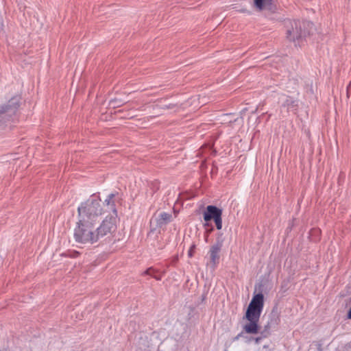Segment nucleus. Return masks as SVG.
Segmentation results:
<instances>
[{
    "label": "nucleus",
    "instance_id": "2eb2a0df",
    "mask_svg": "<svg viewBox=\"0 0 351 351\" xmlns=\"http://www.w3.org/2000/svg\"><path fill=\"white\" fill-rule=\"evenodd\" d=\"M348 318L351 319V307L348 313Z\"/></svg>",
    "mask_w": 351,
    "mask_h": 351
},
{
    "label": "nucleus",
    "instance_id": "7ed1b4c3",
    "mask_svg": "<svg viewBox=\"0 0 351 351\" xmlns=\"http://www.w3.org/2000/svg\"><path fill=\"white\" fill-rule=\"evenodd\" d=\"M312 23L308 21H285L286 38L291 42H299L306 36L305 29Z\"/></svg>",
    "mask_w": 351,
    "mask_h": 351
},
{
    "label": "nucleus",
    "instance_id": "39448f33",
    "mask_svg": "<svg viewBox=\"0 0 351 351\" xmlns=\"http://www.w3.org/2000/svg\"><path fill=\"white\" fill-rule=\"evenodd\" d=\"M117 217L106 216L101 223L96 227L99 241L106 236H110L117 230Z\"/></svg>",
    "mask_w": 351,
    "mask_h": 351
},
{
    "label": "nucleus",
    "instance_id": "dca6fc26",
    "mask_svg": "<svg viewBox=\"0 0 351 351\" xmlns=\"http://www.w3.org/2000/svg\"><path fill=\"white\" fill-rule=\"evenodd\" d=\"M260 340H261V337H257V338H256V339H255V341H256V343H258V342L260 341Z\"/></svg>",
    "mask_w": 351,
    "mask_h": 351
},
{
    "label": "nucleus",
    "instance_id": "f257e3e1",
    "mask_svg": "<svg viewBox=\"0 0 351 351\" xmlns=\"http://www.w3.org/2000/svg\"><path fill=\"white\" fill-rule=\"evenodd\" d=\"M100 202V199H89L78 207V221L73 232L76 243L93 245L99 241L96 224L101 215Z\"/></svg>",
    "mask_w": 351,
    "mask_h": 351
},
{
    "label": "nucleus",
    "instance_id": "ddd939ff",
    "mask_svg": "<svg viewBox=\"0 0 351 351\" xmlns=\"http://www.w3.org/2000/svg\"><path fill=\"white\" fill-rule=\"evenodd\" d=\"M242 335L243 333L242 332H240L239 334H238L235 337H234V341H237L239 339V338L241 337H242Z\"/></svg>",
    "mask_w": 351,
    "mask_h": 351
},
{
    "label": "nucleus",
    "instance_id": "f3484780",
    "mask_svg": "<svg viewBox=\"0 0 351 351\" xmlns=\"http://www.w3.org/2000/svg\"><path fill=\"white\" fill-rule=\"evenodd\" d=\"M166 107H167V108H171L170 106H167Z\"/></svg>",
    "mask_w": 351,
    "mask_h": 351
},
{
    "label": "nucleus",
    "instance_id": "423d86ee",
    "mask_svg": "<svg viewBox=\"0 0 351 351\" xmlns=\"http://www.w3.org/2000/svg\"><path fill=\"white\" fill-rule=\"evenodd\" d=\"M222 210L215 206H208L206 210L204 213V219L206 221H209L213 219L217 230L222 228V219H221Z\"/></svg>",
    "mask_w": 351,
    "mask_h": 351
},
{
    "label": "nucleus",
    "instance_id": "20e7f679",
    "mask_svg": "<svg viewBox=\"0 0 351 351\" xmlns=\"http://www.w3.org/2000/svg\"><path fill=\"white\" fill-rule=\"evenodd\" d=\"M20 97L14 96L0 106V122L10 121L16 113L20 106Z\"/></svg>",
    "mask_w": 351,
    "mask_h": 351
},
{
    "label": "nucleus",
    "instance_id": "f8f14e48",
    "mask_svg": "<svg viewBox=\"0 0 351 351\" xmlns=\"http://www.w3.org/2000/svg\"><path fill=\"white\" fill-rule=\"evenodd\" d=\"M145 274L149 275L154 278L157 280H160L162 278L161 274H158V271L155 270L154 268L150 267L148 268L145 272Z\"/></svg>",
    "mask_w": 351,
    "mask_h": 351
},
{
    "label": "nucleus",
    "instance_id": "1a4fd4ad",
    "mask_svg": "<svg viewBox=\"0 0 351 351\" xmlns=\"http://www.w3.org/2000/svg\"><path fill=\"white\" fill-rule=\"evenodd\" d=\"M254 8L261 11L263 10H270L274 4V0H253Z\"/></svg>",
    "mask_w": 351,
    "mask_h": 351
},
{
    "label": "nucleus",
    "instance_id": "4468645a",
    "mask_svg": "<svg viewBox=\"0 0 351 351\" xmlns=\"http://www.w3.org/2000/svg\"><path fill=\"white\" fill-rule=\"evenodd\" d=\"M189 256H193V247H191L190 249V250L189 251Z\"/></svg>",
    "mask_w": 351,
    "mask_h": 351
},
{
    "label": "nucleus",
    "instance_id": "0eeeda50",
    "mask_svg": "<svg viewBox=\"0 0 351 351\" xmlns=\"http://www.w3.org/2000/svg\"><path fill=\"white\" fill-rule=\"evenodd\" d=\"M104 208H101V215L108 213L107 216H116L117 217V212L115 205V194L110 193L103 202Z\"/></svg>",
    "mask_w": 351,
    "mask_h": 351
},
{
    "label": "nucleus",
    "instance_id": "6e6552de",
    "mask_svg": "<svg viewBox=\"0 0 351 351\" xmlns=\"http://www.w3.org/2000/svg\"><path fill=\"white\" fill-rule=\"evenodd\" d=\"M222 247V242L217 241L215 244L210 247L209 254L210 258V262L213 264V267L219 263V252Z\"/></svg>",
    "mask_w": 351,
    "mask_h": 351
},
{
    "label": "nucleus",
    "instance_id": "f03ea898",
    "mask_svg": "<svg viewBox=\"0 0 351 351\" xmlns=\"http://www.w3.org/2000/svg\"><path fill=\"white\" fill-rule=\"evenodd\" d=\"M264 307V296L262 293L255 295L247 308L245 318L249 323L243 326L244 331L247 334H257L259 326L258 322Z\"/></svg>",
    "mask_w": 351,
    "mask_h": 351
},
{
    "label": "nucleus",
    "instance_id": "9b49d317",
    "mask_svg": "<svg viewBox=\"0 0 351 351\" xmlns=\"http://www.w3.org/2000/svg\"><path fill=\"white\" fill-rule=\"evenodd\" d=\"M282 106L288 108L294 107L297 105V101L293 97L287 95H283L282 97Z\"/></svg>",
    "mask_w": 351,
    "mask_h": 351
},
{
    "label": "nucleus",
    "instance_id": "9d476101",
    "mask_svg": "<svg viewBox=\"0 0 351 351\" xmlns=\"http://www.w3.org/2000/svg\"><path fill=\"white\" fill-rule=\"evenodd\" d=\"M171 218L172 215L171 213L165 212L160 213L158 215V216L156 218L157 226L159 227H162V226L167 224L169 222L171 221Z\"/></svg>",
    "mask_w": 351,
    "mask_h": 351
}]
</instances>
